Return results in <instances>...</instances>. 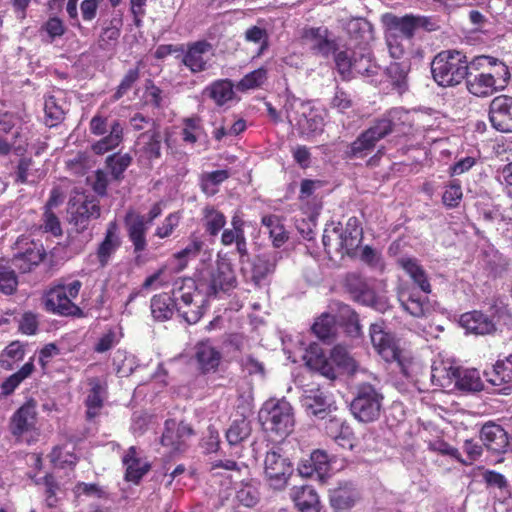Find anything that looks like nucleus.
Wrapping results in <instances>:
<instances>
[{
  "label": "nucleus",
  "instance_id": "nucleus-1",
  "mask_svg": "<svg viewBox=\"0 0 512 512\" xmlns=\"http://www.w3.org/2000/svg\"><path fill=\"white\" fill-rule=\"evenodd\" d=\"M511 74L508 66L498 58L481 55L470 61L466 88L474 96L488 97L505 89Z\"/></svg>",
  "mask_w": 512,
  "mask_h": 512
},
{
  "label": "nucleus",
  "instance_id": "nucleus-2",
  "mask_svg": "<svg viewBox=\"0 0 512 512\" xmlns=\"http://www.w3.org/2000/svg\"><path fill=\"white\" fill-rule=\"evenodd\" d=\"M370 338L373 347L386 362H396L402 375L411 382H416L423 365L414 357L411 350L400 346L393 335L384 330L383 323L370 325Z\"/></svg>",
  "mask_w": 512,
  "mask_h": 512
},
{
  "label": "nucleus",
  "instance_id": "nucleus-3",
  "mask_svg": "<svg viewBox=\"0 0 512 512\" xmlns=\"http://www.w3.org/2000/svg\"><path fill=\"white\" fill-rule=\"evenodd\" d=\"M410 127V114L403 108H392L352 142L350 153L363 157L370 153L377 142L390 133L405 134Z\"/></svg>",
  "mask_w": 512,
  "mask_h": 512
},
{
  "label": "nucleus",
  "instance_id": "nucleus-4",
  "mask_svg": "<svg viewBox=\"0 0 512 512\" xmlns=\"http://www.w3.org/2000/svg\"><path fill=\"white\" fill-rule=\"evenodd\" d=\"M282 111L285 113L289 124L297 129L299 134L311 137L323 132L324 118L322 111L314 108L310 102L287 94L285 95Z\"/></svg>",
  "mask_w": 512,
  "mask_h": 512
},
{
  "label": "nucleus",
  "instance_id": "nucleus-5",
  "mask_svg": "<svg viewBox=\"0 0 512 512\" xmlns=\"http://www.w3.org/2000/svg\"><path fill=\"white\" fill-rule=\"evenodd\" d=\"M470 62L464 53L457 50H445L438 53L432 63L431 72L435 82L443 87L460 84L468 74Z\"/></svg>",
  "mask_w": 512,
  "mask_h": 512
},
{
  "label": "nucleus",
  "instance_id": "nucleus-6",
  "mask_svg": "<svg viewBox=\"0 0 512 512\" xmlns=\"http://www.w3.org/2000/svg\"><path fill=\"white\" fill-rule=\"evenodd\" d=\"M174 297L176 311L188 324H195L202 318L209 298L199 291L191 278L175 281Z\"/></svg>",
  "mask_w": 512,
  "mask_h": 512
},
{
  "label": "nucleus",
  "instance_id": "nucleus-7",
  "mask_svg": "<svg viewBox=\"0 0 512 512\" xmlns=\"http://www.w3.org/2000/svg\"><path fill=\"white\" fill-rule=\"evenodd\" d=\"M197 288L206 296H217L220 292H227L237 285V278L231 262L226 258L218 257L214 266L203 269L195 280Z\"/></svg>",
  "mask_w": 512,
  "mask_h": 512
},
{
  "label": "nucleus",
  "instance_id": "nucleus-8",
  "mask_svg": "<svg viewBox=\"0 0 512 512\" xmlns=\"http://www.w3.org/2000/svg\"><path fill=\"white\" fill-rule=\"evenodd\" d=\"M259 419L266 430L280 436L288 435L294 426L292 406L284 399L266 401L259 412Z\"/></svg>",
  "mask_w": 512,
  "mask_h": 512
},
{
  "label": "nucleus",
  "instance_id": "nucleus-9",
  "mask_svg": "<svg viewBox=\"0 0 512 512\" xmlns=\"http://www.w3.org/2000/svg\"><path fill=\"white\" fill-rule=\"evenodd\" d=\"M89 130L102 138L92 144L91 149L97 155H103L116 149L123 141L124 129L118 120L108 121L106 116L95 114L89 123Z\"/></svg>",
  "mask_w": 512,
  "mask_h": 512
},
{
  "label": "nucleus",
  "instance_id": "nucleus-10",
  "mask_svg": "<svg viewBox=\"0 0 512 512\" xmlns=\"http://www.w3.org/2000/svg\"><path fill=\"white\" fill-rule=\"evenodd\" d=\"M81 287L82 283L79 280H74L68 284L51 288L44 296L46 310L64 316L81 315V309L73 302Z\"/></svg>",
  "mask_w": 512,
  "mask_h": 512
},
{
  "label": "nucleus",
  "instance_id": "nucleus-11",
  "mask_svg": "<svg viewBox=\"0 0 512 512\" xmlns=\"http://www.w3.org/2000/svg\"><path fill=\"white\" fill-rule=\"evenodd\" d=\"M382 400L383 396L371 384H361L350 404V410L358 421L370 423L379 418Z\"/></svg>",
  "mask_w": 512,
  "mask_h": 512
},
{
  "label": "nucleus",
  "instance_id": "nucleus-12",
  "mask_svg": "<svg viewBox=\"0 0 512 512\" xmlns=\"http://www.w3.org/2000/svg\"><path fill=\"white\" fill-rule=\"evenodd\" d=\"M294 471L290 459L278 449L268 451L264 459V477L274 490H283Z\"/></svg>",
  "mask_w": 512,
  "mask_h": 512
},
{
  "label": "nucleus",
  "instance_id": "nucleus-13",
  "mask_svg": "<svg viewBox=\"0 0 512 512\" xmlns=\"http://www.w3.org/2000/svg\"><path fill=\"white\" fill-rule=\"evenodd\" d=\"M214 56V50L211 43L205 40L195 41L183 45V50L177 54L176 58L192 73H200L210 67V62Z\"/></svg>",
  "mask_w": 512,
  "mask_h": 512
},
{
  "label": "nucleus",
  "instance_id": "nucleus-14",
  "mask_svg": "<svg viewBox=\"0 0 512 512\" xmlns=\"http://www.w3.org/2000/svg\"><path fill=\"white\" fill-rule=\"evenodd\" d=\"M325 252L330 259L336 257L343 258L345 255L353 253L355 248V240L353 237L345 236L340 223H332L324 230L322 237Z\"/></svg>",
  "mask_w": 512,
  "mask_h": 512
},
{
  "label": "nucleus",
  "instance_id": "nucleus-15",
  "mask_svg": "<svg viewBox=\"0 0 512 512\" xmlns=\"http://www.w3.org/2000/svg\"><path fill=\"white\" fill-rule=\"evenodd\" d=\"M382 23L385 27V33L395 34L399 37L412 40L416 29L424 27L427 24V18L422 16L405 15L399 17L392 13L382 16Z\"/></svg>",
  "mask_w": 512,
  "mask_h": 512
},
{
  "label": "nucleus",
  "instance_id": "nucleus-16",
  "mask_svg": "<svg viewBox=\"0 0 512 512\" xmlns=\"http://www.w3.org/2000/svg\"><path fill=\"white\" fill-rule=\"evenodd\" d=\"M489 121L497 131L512 133V97L500 95L491 101Z\"/></svg>",
  "mask_w": 512,
  "mask_h": 512
},
{
  "label": "nucleus",
  "instance_id": "nucleus-17",
  "mask_svg": "<svg viewBox=\"0 0 512 512\" xmlns=\"http://www.w3.org/2000/svg\"><path fill=\"white\" fill-rule=\"evenodd\" d=\"M486 380L494 387V392L508 395L512 392V354L497 361L484 372Z\"/></svg>",
  "mask_w": 512,
  "mask_h": 512
},
{
  "label": "nucleus",
  "instance_id": "nucleus-18",
  "mask_svg": "<svg viewBox=\"0 0 512 512\" xmlns=\"http://www.w3.org/2000/svg\"><path fill=\"white\" fill-rule=\"evenodd\" d=\"M192 434L193 430L188 424L170 419L165 422L161 443L168 447L171 453L182 452L186 447L187 439Z\"/></svg>",
  "mask_w": 512,
  "mask_h": 512
},
{
  "label": "nucleus",
  "instance_id": "nucleus-19",
  "mask_svg": "<svg viewBox=\"0 0 512 512\" xmlns=\"http://www.w3.org/2000/svg\"><path fill=\"white\" fill-rule=\"evenodd\" d=\"M348 288L353 299L363 305L374 308L377 311L384 312L388 308V303L384 298L377 297L374 290L364 281L357 277L348 279Z\"/></svg>",
  "mask_w": 512,
  "mask_h": 512
},
{
  "label": "nucleus",
  "instance_id": "nucleus-20",
  "mask_svg": "<svg viewBox=\"0 0 512 512\" xmlns=\"http://www.w3.org/2000/svg\"><path fill=\"white\" fill-rule=\"evenodd\" d=\"M346 31L349 40L346 46L366 51L374 39L373 27L370 22L364 18L351 19L346 25Z\"/></svg>",
  "mask_w": 512,
  "mask_h": 512
},
{
  "label": "nucleus",
  "instance_id": "nucleus-21",
  "mask_svg": "<svg viewBox=\"0 0 512 512\" xmlns=\"http://www.w3.org/2000/svg\"><path fill=\"white\" fill-rule=\"evenodd\" d=\"M162 138L161 126L151 122V128L142 133L137 141L140 156L148 160L160 158Z\"/></svg>",
  "mask_w": 512,
  "mask_h": 512
},
{
  "label": "nucleus",
  "instance_id": "nucleus-22",
  "mask_svg": "<svg viewBox=\"0 0 512 512\" xmlns=\"http://www.w3.org/2000/svg\"><path fill=\"white\" fill-rule=\"evenodd\" d=\"M460 325L468 332L476 335H489L497 330V321L480 311H471L461 315Z\"/></svg>",
  "mask_w": 512,
  "mask_h": 512
},
{
  "label": "nucleus",
  "instance_id": "nucleus-23",
  "mask_svg": "<svg viewBox=\"0 0 512 512\" xmlns=\"http://www.w3.org/2000/svg\"><path fill=\"white\" fill-rule=\"evenodd\" d=\"M330 469V459L328 454L323 450H315L309 458L301 460L298 465V473L302 477L316 476L323 481Z\"/></svg>",
  "mask_w": 512,
  "mask_h": 512
},
{
  "label": "nucleus",
  "instance_id": "nucleus-24",
  "mask_svg": "<svg viewBox=\"0 0 512 512\" xmlns=\"http://www.w3.org/2000/svg\"><path fill=\"white\" fill-rule=\"evenodd\" d=\"M36 402L27 401L12 416L10 431L16 437H21L25 433L35 429L36 425Z\"/></svg>",
  "mask_w": 512,
  "mask_h": 512
},
{
  "label": "nucleus",
  "instance_id": "nucleus-25",
  "mask_svg": "<svg viewBox=\"0 0 512 512\" xmlns=\"http://www.w3.org/2000/svg\"><path fill=\"white\" fill-rule=\"evenodd\" d=\"M121 246V238L115 221L108 224L105 236L98 245L96 258L100 268L106 267Z\"/></svg>",
  "mask_w": 512,
  "mask_h": 512
},
{
  "label": "nucleus",
  "instance_id": "nucleus-26",
  "mask_svg": "<svg viewBox=\"0 0 512 512\" xmlns=\"http://www.w3.org/2000/svg\"><path fill=\"white\" fill-rule=\"evenodd\" d=\"M66 111L67 103L62 90H53L44 96V119L47 126L54 127L61 123Z\"/></svg>",
  "mask_w": 512,
  "mask_h": 512
},
{
  "label": "nucleus",
  "instance_id": "nucleus-27",
  "mask_svg": "<svg viewBox=\"0 0 512 512\" xmlns=\"http://www.w3.org/2000/svg\"><path fill=\"white\" fill-rule=\"evenodd\" d=\"M301 357L306 366L311 370H315L329 379H335V367L325 356L319 344H310L308 348L304 350Z\"/></svg>",
  "mask_w": 512,
  "mask_h": 512
},
{
  "label": "nucleus",
  "instance_id": "nucleus-28",
  "mask_svg": "<svg viewBox=\"0 0 512 512\" xmlns=\"http://www.w3.org/2000/svg\"><path fill=\"white\" fill-rule=\"evenodd\" d=\"M480 438L487 450L493 453H505L509 446L507 432L500 425L495 423H486L483 425Z\"/></svg>",
  "mask_w": 512,
  "mask_h": 512
},
{
  "label": "nucleus",
  "instance_id": "nucleus-29",
  "mask_svg": "<svg viewBox=\"0 0 512 512\" xmlns=\"http://www.w3.org/2000/svg\"><path fill=\"white\" fill-rule=\"evenodd\" d=\"M69 213L71 222L80 229H84L91 218L100 216V207L95 199H78L71 204Z\"/></svg>",
  "mask_w": 512,
  "mask_h": 512
},
{
  "label": "nucleus",
  "instance_id": "nucleus-30",
  "mask_svg": "<svg viewBox=\"0 0 512 512\" xmlns=\"http://www.w3.org/2000/svg\"><path fill=\"white\" fill-rule=\"evenodd\" d=\"M290 497L299 512H320L321 502L312 486H294L290 491Z\"/></svg>",
  "mask_w": 512,
  "mask_h": 512
},
{
  "label": "nucleus",
  "instance_id": "nucleus-31",
  "mask_svg": "<svg viewBox=\"0 0 512 512\" xmlns=\"http://www.w3.org/2000/svg\"><path fill=\"white\" fill-rule=\"evenodd\" d=\"M125 224L129 239L134 246L135 252H142L145 250L147 245L145 235L149 227V224L146 222V217L130 212L126 215Z\"/></svg>",
  "mask_w": 512,
  "mask_h": 512
},
{
  "label": "nucleus",
  "instance_id": "nucleus-32",
  "mask_svg": "<svg viewBox=\"0 0 512 512\" xmlns=\"http://www.w3.org/2000/svg\"><path fill=\"white\" fill-rule=\"evenodd\" d=\"M398 300L402 308L414 317H424L430 310L427 297L410 288H401L398 291Z\"/></svg>",
  "mask_w": 512,
  "mask_h": 512
},
{
  "label": "nucleus",
  "instance_id": "nucleus-33",
  "mask_svg": "<svg viewBox=\"0 0 512 512\" xmlns=\"http://www.w3.org/2000/svg\"><path fill=\"white\" fill-rule=\"evenodd\" d=\"M45 256V250L41 244L31 242L23 252H19L12 258V264L22 273L30 272L38 266Z\"/></svg>",
  "mask_w": 512,
  "mask_h": 512
},
{
  "label": "nucleus",
  "instance_id": "nucleus-34",
  "mask_svg": "<svg viewBox=\"0 0 512 512\" xmlns=\"http://www.w3.org/2000/svg\"><path fill=\"white\" fill-rule=\"evenodd\" d=\"M122 462L126 467L125 479L130 482L138 483L150 469L149 463L139 456L134 446L125 452Z\"/></svg>",
  "mask_w": 512,
  "mask_h": 512
},
{
  "label": "nucleus",
  "instance_id": "nucleus-35",
  "mask_svg": "<svg viewBox=\"0 0 512 512\" xmlns=\"http://www.w3.org/2000/svg\"><path fill=\"white\" fill-rule=\"evenodd\" d=\"M303 39L312 50L323 56H328L336 49L335 42L328 37V30L323 27L305 30Z\"/></svg>",
  "mask_w": 512,
  "mask_h": 512
},
{
  "label": "nucleus",
  "instance_id": "nucleus-36",
  "mask_svg": "<svg viewBox=\"0 0 512 512\" xmlns=\"http://www.w3.org/2000/svg\"><path fill=\"white\" fill-rule=\"evenodd\" d=\"M90 389L88 391L85 404L87 407L86 415L88 419H93L99 415L104 400L107 396V387L105 383L98 378H91L88 382Z\"/></svg>",
  "mask_w": 512,
  "mask_h": 512
},
{
  "label": "nucleus",
  "instance_id": "nucleus-37",
  "mask_svg": "<svg viewBox=\"0 0 512 512\" xmlns=\"http://www.w3.org/2000/svg\"><path fill=\"white\" fill-rule=\"evenodd\" d=\"M458 367L443 360L434 361L431 366V382L443 389H452L455 384Z\"/></svg>",
  "mask_w": 512,
  "mask_h": 512
},
{
  "label": "nucleus",
  "instance_id": "nucleus-38",
  "mask_svg": "<svg viewBox=\"0 0 512 512\" xmlns=\"http://www.w3.org/2000/svg\"><path fill=\"white\" fill-rule=\"evenodd\" d=\"M398 264L424 294L431 293L432 289L428 275L417 259L402 257L398 260Z\"/></svg>",
  "mask_w": 512,
  "mask_h": 512
},
{
  "label": "nucleus",
  "instance_id": "nucleus-39",
  "mask_svg": "<svg viewBox=\"0 0 512 512\" xmlns=\"http://www.w3.org/2000/svg\"><path fill=\"white\" fill-rule=\"evenodd\" d=\"M301 404L308 414L323 417L329 407L328 398L319 388L305 390L301 397Z\"/></svg>",
  "mask_w": 512,
  "mask_h": 512
},
{
  "label": "nucleus",
  "instance_id": "nucleus-40",
  "mask_svg": "<svg viewBox=\"0 0 512 512\" xmlns=\"http://www.w3.org/2000/svg\"><path fill=\"white\" fill-rule=\"evenodd\" d=\"M176 310L174 291L172 296L167 293H161L153 296L151 299V313L158 321L170 319Z\"/></svg>",
  "mask_w": 512,
  "mask_h": 512
},
{
  "label": "nucleus",
  "instance_id": "nucleus-41",
  "mask_svg": "<svg viewBox=\"0 0 512 512\" xmlns=\"http://www.w3.org/2000/svg\"><path fill=\"white\" fill-rule=\"evenodd\" d=\"M205 92L218 106L225 105L235 96L234 85L228 79L214 81L205 89Z\"/></svg>",
  "mask_w": 512,
  "mask_h": 512
},
{
  "label": "nucleus",
  "instance_id": "nucleus-42",
  "mask_svg": "<svg viewBox=\"0 0 512 512\" xmlns=\"http://www.w3.org/2000/svg\"><path fill=\"white\" fill-rule=\"evenodd\" d=\"M196 359L200 368L209 372L218 367L221 355L209 342H201L196 346Z\"/></svg>",
  "mask_w": 512,
  "mask_h": 512
},
{
  "label": "nucleus",
  "instance_id": "nucleus-43",
  "mask_svg": "<svg viewBox=\"0 0 512 512\" xmlns=\"http://www.w3.org/2000/svg\"><path fill=\"white\" fill-rule=\"evenodd\" d=\"M44 176V171L37 168L30 158H22L18 162L15 181L20 184H35Z\"/></svg>",
  "mask_w": 512,
  "mask_h": 512
},
{
  "label": "nucleus",
  "instance_id": "nucleus-44",
  "mask_svg": "<svg viewBox=\"0 0 512 512\" xmlns=\"http://www.w3.org/2000/svg\"><path fill=\"white\" fill-rule=\"evenodd\" d=\"M279 258L277 252L257 257L252 269V279L257 285L275 271Z\"/></svg>",
  "mask_w": 512,
  "mask_h": 512
},
{
  "label": "nucleus",
  "instance_id": "nucleus-45",
  "mask_svg": "<svg viewBox=\"0 0 512 512\" xmlns=\"http://www.w3.org/2000/svg\"><path fill=\"white\" fill-rule=\"evenodd\" d=\"M454 387L464 392H479L484 384L476 369H458Z\"/></svg>",
  "mask_w": 512,
  "mask_h": 512
},
{
  "label": "nucleus",
  "instance_id": "nucleus-46",
  "mask_svg": "<svg viewBox=\"0 0 512 512\" xmlns=\"http://www.w3.org/2000/svg\"><path fill=\"white\" fill-rule=\"evenodd\" d=\"M335 367V378L338 372L353 373L356 370V362L349 354L346 347L341 345L335 346L328 358Z\"/></svg>",
  "mask_w": 512,
  "mask_h": 512
},
{
  "label": "nucleus",
  "instance_id": "nucleus-47",
  "mask_svg": "<svg viewBox=\"0 0 512 512\" xmlns=\"http://www.w3.org/2000/svg\"><path fill=\"white\" fill-rule=\"evenodd\" d=\"M262 225L265 227L267 233L269 234L274 247H281L287 241V232L278 216H263Z\"/></svg>",
  "mask_w": 512,
  "mask_h": 512
},
{
  "label": "nucleus",
  "instance_id": "nucleus-48",
  "mask_svg": "<svg viewBox=\"0 0 512 512\" xmlns=\"http://www.w3.org/2000/svg\"><path fill=\"white\" fill-rule=\"evenodd\" d=\"M73 443H65L53 448L49 454L51 463L58 468L74 466L77 462V456L74 453Z\"/></svg>",
  "mask_w": 512,
  "mask_h": 512
},
{
  "label": "nucleus",
  "instance_id": "nucleus-49",
  "mask_svg": "<svg viewBox=\"0 0 512 512\" xmlns=\"http://www.w3.org/2000/svg\"><path fill=\"white\" fill-rule=\"evenodd\" d=\"M236 499L245 507L255 506L260 499V492L256 482L242 481L236 488Z\"/></svg>",
  "mask_w": 512,
  "mask_h": 512
},
{
  "label": "nucleus",
  "instance_id": "nucleus-50",
  "mask_svg": "<svg viewBox=\"0 0 512 512\" xmlns=\"http://www.w3.org/2000/svg\"><path fill=\"white\" fill-rule=\"evenodd\" d=\"M203 224L205 231L210 236H216L225 226L226 217L221 211L214 207L207 206L203 210Z\"/></svg>",
  "mask_w": 512,
  "mask_h": 512
},
{
  "label": "nucleus",
  "instance_id": "nucleus-51",
  "mask_svg": "<svg viewBox=\"0 0 512 512\" xmlns=\"http://www.w3.org/2000/svg\"><path fill=\"white\" fill-rule=\"evenodd\" d=\"M35 366L33 360L26 362L20 370L10 375L1 385L2 393L6 396L12 394L15 389L28 378L34 371Z\"/></svg>",
  "mask_w": 512,
  "mask_h": 512
},
{
  "label": "nucleus",
  "instance_id": "nucleus-52",
  "mask_svg": "<svg viewBox=\"0 0 512 512\" xmlns=\"http://www.w3.org/2000/svg\"><path fill=\"white\" fill-rule=\"evenodd\" d=\"M229 178L227 170H216L206 172L201 175V189L207 196L215 195L219 190V185Z\"/></svg>",
  "mask_w": 512,
  "mask_h": 512
},
{
  "label": "nucleus",
  "instance_id": "nucleus-53",
  "mask_svg": "<svg viewBox=\"0 0 512 512\" xmlns=\"http://www.w3.org/2000/svg\"><path fill=\"white\" fill-rule=\"evenodd\" d=\"M358 49L346 46L344 51H340L335 56V63L339 73L344 78L353 77L354 59L357 58Z\"/></svg>",
  "mask_w": 512,
  "mask_h": 512
},
{
  "label": "nucleus",
  "instance_id": "nucleus-54",
  "mask_svg": "<svg viewBox=\"0 0 512 512\" xmlns=\"http://www.w3.org/2000/svg\"><path fill=\"white\" fill-rule=\"evenodd\" d=\"M353 77L362 75L366 77L374 76L378 73L379 67L372 61L369 47L364 50H358L357 58L354 59Z\"/></svg>",
  "mask_w": 512,
  "mask_h": 512
},
{
  "label": "nucleus",
  "instance_id": "nucleus-55",
  "mask_svg": "<svg viewBox=\"0 0 512 512\" xmlns=\"http://www.w3.org/2000/svg\"><path fill=\"white\" fill-rule=\"evenodd\" d=\"M24 345L19 341L11 342L0 355L1 367L11 370L13 365L24 358Z\"/></svg>",
  "mask_w": 512,
  "mask_h": 512
},
{
  "label": "nucleus",
  "instance_id": "nucleus-56",
  "mask_svg": "<svg viewBox=\"0 0 512 512\" xmlns=\"http://www.w3.org/2000/svg\"><path fill=\"white\" fill-rule=\"evenodd\" d=\"M251 433L250 423L245 418L234 420L226 432V438L230 445H237L245 440Z\"/></svg>",
  "mask_w": 512,
  "mask_h": 512
},
{
  "label": "nucleus",
  "instance_id": "nucleus-57",
  "mask_svg": "<svg viewBox=\"0 0 512 512\" xmlns=\"http://www.w3.org/2000/svg\"><path fill=\"white\" fill-rule=\"evenodd\" d=\"M74 496L79 499L83 496L88 498L107 499L106 489L95 483L77 482L72 489Z\"/></svg>",
  "mask_w": 512,
  "mask_h": 512
},
{
  "label": "nucleus",
  "instance_id": "nucleus-58",
  "mask_svg": "<svg viewBox=\"0 0 512 512\" xmlns=\"http://www.w3.org/2000/svg\"><path fill=\"white\" fill-rule=\"evenodd\" d=\"M335 329V318L330 314H322L312 326L313 333L321 340H329Z\"/></svg>",
  "mask_w": 512,
  "mask_h": 512
},
{
  "label": "nucleus",
  "instance_id": "nucleus-59",
  "mask_svg": "<svg viewBox=\"0 0 512 512\" xmlns=\"http://www.w3.org/2000/svg\"><path fill=\"white\" fill-rule=\"evenodd\" d=\"M385 38L389 54L394 59L403 58L407 49L411 45V40L406 39L403 36L399 37L395 34L385 33Z\"/></svg>",
  "mask_w": 512,
  "mask_h": 512
},
{
  "label": "nucleus",
  "instance_id": "nucleus-60",
  "mask_svg": "<svg viewBox=\"0 0 512 512\" xmlns=\"http://www.w3.org/2000/svg\"><path fill=\"white\" fill-rule=\"evenodd\" d=\"M122 27V19L113 17L107 26L103 27L99 42L101 46H110L117 42Z\"/></svg>",
  "mask_w": 512,
  "mask_h": 512
},
{
  "label": "nucleus",
  "instance_id": "nucleus-61",
  "mask_svg": "<svg viewBox=\"0 0 512 512\" xmlns=\"http://www.w3.org/2000/svg\"><path fill=\"white\" fill-rule=\"evenodd\" d=\"M131 162L132 158L129 154L110 155L106 160L107 166L109 167L113 178L116 180L122 178L124 171L128 168Z\"/></svg>",
  "mask_w": 512,
  "mask_h": 512
},
{
  "label": "nucleus",
  "instance_id": "nucleus-62",
  "mask_svg": "<svg viewBox=\"0 0 512 512\" xmlns=\"http://www.w3.org/2000/svg\"><path fill=\"white\" fill-rule=\"evenodd\" d=\"M463 197L462 187L458 180H453L445 186L442 202L447 208H456Z\"/></svg>",
  "mask_w": 512,
  "mask_h": 512
},
{
  "label": "nucleus",
  "instance_id": "nucleus-63",
  "mask_svg": "<svg viewBox=\"0 0 512 512\" xmlns=\"http://www.w3.org/2000/svg\"><path fill=\"white\" fill-rule=\"evenodd\" d=\"M354 501V493L346 487H339L330 495L331 505L336 509H347L353 505Z\"/></svg>",
  "mask_w": 512,
  "mask_h": 512
},
{
  "label": "nucleus",
  "instance_id": "nucleus-64",
  "mask_svg": "<svg viewBox=\"0 0 512 512\" xmlns=\"http://www.w3.org/2000/svg\"><path fill=\"white\" fill-rule=\"evenodd\" d=\"M18 279L13 269L0 265V292L12 295L16 292Z\"/></svg>",
  "mask_w": 512,
  "mask_h": 512
}]
</instances>
